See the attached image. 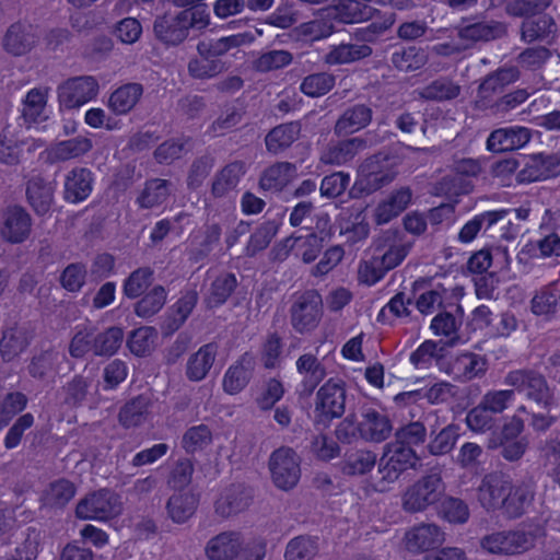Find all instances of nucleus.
<instances>
[{"instance_id":"57","label":"nucleus","mask_w":560,"mask_h":560,"mask_svg":"<svg viewBox=\"0 0 560 560\" xmlns=\"http://www.w3.org/2000/svg\"><path fill=\"white\" fill-rule=\"evenodd\" d=\"M336 83V77L329 72H316L306 75L300 91L308 97H320L330 92Z\"/></svg>"},{"instance_id":"38","label":"nucleus","mask_w":560,"mask_h":560,"mask_svg":"<svg viewBox=\"0 0 560 560\" xmlns=\"http://www.w3.org/2000/svg\"><path fill=\"white\" fill-rule=\"evenodd\" d=\"M370 3L366 0H340L330 11L342 23H361L372 19L376 12Z\"/></svg>"},{"instance_id":"31","label":"nucleus","mask_w":560,"mask_h":560,"mask_svg":"<svg viewBox=\"0 0 560 560\" xmlns=\"http://www.w3.org/2000/svg\"><path fill=\"white\" fill-rule=\"evenodd\" d=\"M242 545L243 540L238 532H223L207 542L206 555L209 560H231L238 555Z\"/></svg>"},{"instance_id":"51","label":"nucleus","mask_w":560,"mask_h":560,"mask_svg":"<svg viewBox=\"0 0 560 560\" xmlns=\"http://www.w3.org/2000/svg\"><path fill=\"white\" fill-rule=\"evenodd\" d=\"M75 494L74 485L67 479H58L43 491L42 502L49 508H63Z\"/></svg>"},{"instance_id":"4","label":"nucleus","mask_w":560,"mask_h":560,"mask_svg":"<svg viewBox=\"0 0 560 560\" xmlns=\"http://www.w3.org/2000/svg\"><path fill=\"white\" fill-rule=\"evenodd\" d=\"M445 486L438 471H431L409 486L401 495V508L407 513L424 512L439 502Z\"/></svg>"},{"instance_id":"60","label":"nucleus","mask_w":560,"mask_h":560,"mask_svg":"<svg viewBox=\"0 0 560 560\" xmlns=\"http://www.w3.org/2000/svg\"><path fill=\"white\" fill-rule=\"evenodd\" d=\"M552 3V0H511L505 5L510 16L525 20L541 15Z\"/></svg>"},{"instance_id":"7","label":"nucleus","mask_w":560,"mask_h":560,"mask_svg":"<svg viewBox=\"0 0 560 560\" xmlns=\"http://www.w3.org/2000/svg\"><path fill=\"white\" fill-rule=\"evenodd\" d=\"M121 511L120 497L112 490L101 489L78 502L75 515L81 520L108 521L120 515Z\"/></svg>"},{"instance_id":"39","label":"nucleus","mask_w":560,"mask_h":560,"mask_svg":"<svg viewBox=\"0 0 560 560\" xmlns=\"http://www.w3.org/2000/svg\"><path fill=\"white\" fill-rule=\"evenodd\" d=\"M301 135V124L291 121L272 128L265 138L268 152L279 154L290 148Z\"/></svg>"},{"instance_id":"53","label":"nucleus","mask_w":560,"mask_h":560,"mask_svg":"<svg viewBox=\"0 0 560 560\" xmlns=\"http://www.w3.org/2000/svg\"><path fill=\"white\" fill-rule=\"evenodd\" d=\"M171 183L162 178H153L145 183V186L137 202L143 209H152L156 206L162 205L170 196Z\"/></svg>"},{"instance_id":"54","label":"nucleus","mask_w":560,"mask_h":560,"mask_svg":"<svg viewBox=\"0 0 560 560\" xmlns=\"http://www.w3.org/2000/svg\"><path fill=\"white\" fill-rule=\"evenodd\" d=\"M279 230V222L276 220H267L262 222L250 235L244 249V255L254 257L257 253L268 247L272 238Z\"/></svg>"},{"instance_id":"26","label":"nucleus","mask_w":560,"mask_h":560,"mask_svg":"<svg viewBox=\"0 0 560 560\" xmlns=\"http://www.w3.org/2000/svg\"><path fill=\"white\" fill-rule=\"evenodd\" d=\"M255 368V359L249 353H244L232 364L223 376V389L229 395L242 392L249 383Z\"/></svg>"},{"instance_id":"45","label":"nucleus","mask_w":560,"mask_h":560,"mask_svg":"<svg viewBox=\"0 0 560 560\" xmlns=\"http://www.w3.org/2000/svg\"><path fill=\"white\" fill-rule=\"evenodd\" d=\"M334 19L328 9L319 18L300 24L295 32L303 40L314 42L326 38L335 32Z\"/></svg>"},{"instance_id":"41","label":"nucleus","mask_w":560,"mask_h":560,"mask_svg":"<svg viewBox=\"0 0 560 560\" xmlns=\"http://www.w3.org/2000/svg\"><path fill=\"white\" fill-rule=\"evenodd\" d=\"M372 52V48L366 44L341 43L330 47L324 61L329 66L346 65L368 58Z\"/></svg>"},{"instance_id":"5","label":"nucleus","mask_w":560,"mask_h":560,"mask_svg":"<svg viewBox=\"0 0 560 560\" xmlns=\"http://www.w3.org/2000/svg\"><path fill=\"white\" fill-rule=\"evenodd\" d=\"M418 462L419 457L413 448L396 442L387 443L378 464V490H386L387 486L398 480L404 471L415 468Z\"/></svg>"},{"instance_id":"1","label":"nucleus","mask_w":560,"mask_h":560,"mask_svg":"<svg viewBox=\"0 0 560 560\" xmlns=\"http://www.w3.org/2000/svg\"><path fill=\"white\" fill-rule=\"evenodd\" d=\"M398 175V162L387 151L369 155L358 166L355 188L371 195L392 184Z\"/></svg>"},{"instance_id":"44","label":"nucleus","mask_w":560,"mask_h":560,"mask_svg":"<svg viewBox=\"0 0 560 560\" xmlns=\"http://www.w3.org/2000/svg\"><path fill=\"white\" fill-rule=\"evenodd\" d=\"M557 25L552 16L541 14L536 19L524 20L521 25V38L526 43L545 40L553 36Z\"/></svg>"},{"instance_id":"25","label":"nucleus","mask_w":560,"mask_h":560,"mask_svg":"<svg viewBox=\"0 0 560 560\" xmlns=\"http://www.w3.org/2000/svg\"><path fill=\"white\" fill-rule=\"evenodd\" d=\"M38 37L32 25L14 23L5 32L2 46L13 56H23L36 45Z\"/></svg>"},{"instance_id":"27","label":"nucleus","mask_w":560,"mask_h":560,"mask_svg":"<svg viewBox=\"0 0 560 560\" xmlns=\"http://www.w3.org/2000/svg\"><path fill=\"white\" fill-rule=\"evenodd\" d=\"M298 176L296 165L290 162H276L260 175L259 188L265 191L280 192Z\"/></svg>"},{"instance_id":"29","label":"nucleus","mask_w":560,"mask_h":560,"mask_svg":"<svg viewBox=\"0 0 560 560\" xmlns=\"http://www.w3.org/2000/svg\"><path fill=\"white\" fill-rule=\"evenodd\" d=\"M412 191L409 187H400L392 191L387 199L377 205L374 210V221L383 225L397 218L410 205Z\"/></svg>"},{"instance_id":"14","label":"nucleus","mask_w":560,"mask_h":560,"mask_svg":"<svg viewBox=\"0 0 560 560\" xmlns=\"http://www.w3.org/2000/svg\"><path fill=\"white\" fill-rule=\"evenodd\" d=\"M32 224V217L23 207L10 206L3 211L0 235L11 244L23 243L31 234Z\"/></svg>"},{"instance_id":"16","label":"nucleus","mask_w":560,"mask_h":560,"mask_svg":"<svg viewBox=\"0 0 560 560\" xmlns=\"http://www.w3.org/2000/svg\"><path fill=\"white\" fill-rule=\"evenodd\" d=\"M511 479L503 474L486 475L478 487V501L487 511L503 509L510 490Z\"/></svg>"},{"instance_id":"35","label":"nucleus","mask_w":560,"mask_h":560,"mask_svg":"<svg viewBox=\"0 0 560 560\" xmlns=\"http://www.w3.org/2000/svg\"><path fill=\"white\" fill-rule=\"evenodd\" d=\"M217 353L218 346L213 342L200 347L186 363V377L191 382L205 380L214 363Z\"/></svg>"},{"instance_id":"12","label":"nucleus","mask_w":560,"mask_h":560,"mask_svg":"<svg viewBox=\"0 0 560 560\" xmlns=\"http://www.w3.org/2000/svg\"><path fill=\"white\" fill-rule=\"evenodd\" d=\"M98 83L93 77L69 79L58 88L60 105L71 109L78 108L96 97Z\"/></svg>"},{"instance_id":"48","label":"nucleus","mask_w":560,"mask_h":560,"mask_svg":"<svg viewBox=\"0 0 560 560\" xmlns=\"http://www.w3.org/2000/svg\"><path fill=\"white\" fill-rule=\"evenodd\" d=\"M47 97V88H35L27 92L22 109V117L26 124H36L47 118L45 113Z\"/></svg>"},{"instance_id":"36","label":"nucleus","mask_w":560,"mask_h":560,"mask_svg":"<svg viewBox=\"0 0 560 560\" xmlns=\"http://www.w3.org/2000/svg\"><path fill=\"white\" fill-rule=\"evenodd\" d=\"M534 488L530 482H521L518 485L510 483V490L506 495L502 512L509 518L522 516L534 500Z\"/></svg>"},{"instance_id":"6","label":"nucleus","mask_w":560,"mask_h":560,"mask_svg":"<svg viewBox=\"0 0 560 560\" xmlns=\"http://www.w3.org/2000/svg\"><path fill=\"white\" fill-rule=\"evenodd\" d=\"M458 39L471 49L478 43H489L508 34L506 24L502 21L488 19L483 13L463 18L456 26Z\"/></svg>"},{"instance_id":"21","label":"nucleus","mask_w":560,"mask_h":560,"mask_svg":"<svg viewBox=\"0 0 560 560\" xmlns=\"http://www.w3.org/2000/svg\"><path fill=\"white\" fill-rule=\"evenodd\" d=\"M26 201L37 215H45L54 205L55 184L34 175L25 184Z\"/></svg>"},{"instance_id":"43","label":"nucleus","mask_w":560,"mask_h":560,"mask_svg":"<svg viewBox=\"0 0 560 560\" xmlns=\"http://www.w3.org/2000/svg\"><path fill=\"white\" fill-rule=\"evenodd\" d=\"M506 214L508 210H493L475 215L460 229L458 240L462 243L471 242L482 229L485 232L488 231L492 225L504 219Z\"/></svg>"},{"instance_id":"15","label":"nucleus","mask_w":560,"mask_h":560,"mask_svg":"<svg viewBox=\"0 0 560 560\" xmlns=\"http://www.w3.org/2000/svg\"><path fill=\"white\" fill-rule=\"evenodd\" d=\"M411 243L402 238L397 231H385L375 242V255L383 265L392 270L399 266L410 252Z\"/></svg>"},{"instance_id":"49","label":"nucleus","mask_w":560,"mask_h":560,"mask_svg":"<svg viewBox=\"0 0 560 560\" xmlns=\"http://www.w3.org/2000/svg\"><path fill=\"white\" fill-rule=\"evenodd\" d=\"M150 399L139 395L126 402L119 410L118 420L124 428L141 425L148 417Z\"/></svg>"},{"instance_id":"32","label":"nucleus","mask_w":560,"mask_h":560,"mask_svg":"<svg viewBox=\"0 0 560 560\" xmlns=\"http://www.w3.org/2000/svg\"><path fill=\"white\" fill-rule=\"evenodd\" d=\"M255 36L252 33H238L230 36H224L218 39L201 40L197 45V52L199 56H208L213 59H219L233 48L253 43Z\"/></svg>"},{"instance_id":"63","label":"nucleus","mask_w":560,"mask_h":560,"mask_svg":"<svg viewBox=\"0 0 560 560\" xmlns=\"http://www.w3.org/2000/svg\"><path fill=\"white\" fill-rule=\"evenodd\" d=\"M318 551L317 540L308 536L291 539L285 548V560H312Z\"/></svg>"},{"instance_id":"47","label":"nucleus","mask_w":560,"mask_h":560,"mask_svg":"<svg viewBox=\"0 0 560 560\" xmlns=\"http://www.w3.org/2000/svg\"><path fill=\"white\" fill-rule=\"evenodd\" d=\"M197 506V497L189 491H185L171 495L166 503V511L174 523L183 524L195 514Z\"/></svg>"},{"instance_id":"61","label":"nucleus","mask_w":560,"mask_h":560,"mask_svg":"<svg viewBox=\"0 0 560 560\" xmlns=\"http://www.w3.org/2000/svg\"><path fill=\"white\" fill-rule=\"evenodd\" d=\"M93 377L75 375L62 387L65 404L71 407L81 406L86 400L89 389L93 385Z\"/></svg>"},{"instance_id":"9","label":"nucleus","mask_w":560,"mask_h":560,"mask_svg":"<svg viewBox=\"0 0 560 560\" xmlns=\"http://www.w3.org/2000/svg\"><path fill=\"white\" fill-rule=\"evenodd\" d=\"M268 467L273 485L281 490L294 488L301 478V459L291 447L275 450L269 456Z\"/></svg>"},{"instance_id":"52","label":"nucleus","mask_w":560,"mask_h":560,"mask_svg":"<svg viewBox=\"0 0 560 560\" xmlns=\"http://www.w3.org/2000/svg\"><path fill=\"white\" fill-rule=\"evenodd\" d=\"M530 304L532 311L536 315L556 313L560 308V288L555 282L542 287L535 293Z\"/></svg>"},{"instance_id":"2","label":"nucleus","mask_w":560,"mask_h":560,"mask_svg":"<svg viewBox=\"0 0 560 560\" xmlns=\"http://www.w3.org/2000/svg\"><path fill=\"white\" fill-rule=\"evenodd\" d=\"M504 384L541 409H553L558 406L555 389L549 386L546 377L534 370L520 369L510 371L504 376Z\"/></svg>"},{"instance_id":"59","label":"nucleus","mask_w":560,"mask_h":560,"mask_svg":"<svg viewBox=\"0 0 560 560\" xmlns=\"http://www.w3.org/2000/svg\"><path fill=\"white\" fill-rule=\"evenodd\" d=\"M167 292L162 285H155L135 305V313L142 318H149L159 313L164 306Z\"/></svg>"},{"instance_id":"37","label":"nucleus","mask_w":560,"mask_h":560,"mask_svg":"<svg viewBox=\"0 0 560 560\" xmlns=\"http://www.w3.org/2000/svg\"><path fill=\"white\" fill-rule=\"evenodd\" d=\"M92 148L93 142L90 138L78 136L51 144L48 149V158L51 162H66L86 154Z\"/></svg>"},{"instance_id":"17","label":"nucleus","mask_w":560,"mask_h":560,"mask_svg":"<svg viewBox=\"0 0 560 560\" xmlns=\"http://www.w3.org/2000/svg\"><path fill=\"white\" fill-rule=\"evenodd\" d=\"M361 440L370 443H382L393 433V422L383 410L363 407L360 412Z\"/></svg>"},{"instance_id":"56","label":"nucleus","mask_w":560,"mask_h":560,"mask_svg":"<svg viewBox=\"0 0 560 560\" xmlns=\"http://www.w3.org/2000/svg\"><path fill=\"white\" fill-rule=\"evenodd\" d=\"M191 78L198 80H208L215 78L226 70L225 62L221 59H213L208 56H199L189 60L187 66Z\"/></svg>"},{"instance_id":"34","label":"nucleus","mask_w":560,"mask_h":560,"mask_svg":"<svg viewBox=\"0 0 560 560\" xmlns=\"http://www.w3.org/2000/svg\"><path fill=\"white\" fill-rule=\"evenodd\" d=\"M31 342L28 330L19 325L5 328L0 339V355L4 362H11L23 353Z\"/></svg>"},{"instance_id":"40","label":"nucleus","mask_w":560,"mask_h":560,"mask_svg":"<svg viewBox=\"0 0 560 560\" xmlns=\"http://www.w3.org/2000/svg\"><path fill=\"white\" fill-rule=\"evenodd\" d=\"M142 94L140 83L124 84L109 95L107 106L115 115H126L133 109Z\"/></svg>"},{"instance_id":"8","label":"nucleus","mask_w":560,"mask_h":560,"mask_svg":"<svg viewBox=\"0 0 560 560\" xmlns=\"http://www.w3.org/2000/svg\"><path fill=\"white\" fill-rule=\"evenodd\" d=\"M375 132L352 137L329 143L320 153L319 161L326 165L343 166L351 163L358 154L372 145L381 143Z\"/></svg>"},{"instance_id":"23","label":"nucleus","mask_w":560,"mask_h":560,"mask_svg":"<svg viewBox=\"0 0 560 560\" xmlns=\"http://www.w3.org/2000/svg\"><path fill=\"white\" fill-rule=\"evenodd\" d=\"M487 371L486 360L476 353H463L444 365L443 372L458 382H468L483 375Z\"/></svg>"},{"instance_id":"20","label":"nucleus","mask_w":560,"mask_h":560,"mask_svg":"<svg viewBox=\"0 0 560 560\" xmlns=\"http://www.w3.org/2000/svg\"><path fill=\"white\" fill-rule=\"evenodd\" d=\"M532 139L530 129L523 126H509L493 130L487 139L491 152H505L525 147Z\"/></svg>"},{"instance_id":"33","label":"nucleus","mask_w":560,"mask_h":560,"mask_svg":"<svg viewBox=\"0 0 560 560\" xmlns=\"http://www.w3.org/2000/svg\"><path fill=\"white\" fill-rule=\"evenodd\" d=\"M296 371L302 375L301 394L311 395L317 385L325 378L326 369L312 353H305L296 360Z\"/></svg>"},{"instance_id":"10","label":"nucleus","mask_w":560,"mask_h":560,"mask_svg":"<svg viewBox=\"0 0 560 560\" xmlns=\"http://www.w3.org/2000/svg\"><path fill=\"white\" fill-rule=\"evenodd\" d=\"M322 315V296L314 290L305 291L298 296L290 308L291 325L300 334L314 330Z\"/></svg>"},{"instance_id":"50","label":"nucleus","mask_w":560,"mask_h":560,"mask_svg":"<svg viewBox=\"0 0 560 560\" xmlns=\"http://www.w3.org/2000/svg\"><path fill=\"white\" fill-rule=\"evenodd\" d=\"M390 62L399 71H416L428 62V54L420 47H402L392 54Z\"/></svg>"},{"instance_id":"11","label":"nucleus","mask_w":560,"mask_h":560,"mask_svg":"<svg viewBox=\"0 0 560 560\" xmlns=\"http://www.w3.org/2000/svg\"><path fill=\"white\" fill-rule=\"evenodd\" d=\"M520 78L516 67L500 68L488 74L480 83L475 100V107L480 110L491 109L495 104L494 96L502 93L504 88Z\"/></svg>"},{"instance_id":"30","label":"nucleus","mask_w":560,"mask_h":560,"mask_svg":"<svg viewBox=\"0 0 560 560\" xmlns=\"http://www.w3.org/2000/svg\"><path fill=\"white\" fill-rule=\"evenodd\" d=\"M153 32L160 42L171 46L179 45L188 36L180 12L176 15L158 16L153 23Z\"/></svg>"},{"instance_id":"28","label":"nucleus","mask_w":560,"mask_h":560,"mask_svg":"<svg viewBox=\"0 0 560 560\" xmlns=\"http://www.w3.org/2000/svg\"><path fill=\"white\" fill-rule=\"evenodd\" d=\"M246 174L243 161H233L222 167L213 177L211 195L214 198H225L236 190L242 177Z\"/></svg>"},{"instance_id":"58","label":"nucleus","mask_w":560,"mask_h":560,"mask_svg":"<svg viewBox=\"0 0 560 560\" xmlns=\"http://www.w3.org/2000/svg\"><path fill=\"white\" fill-rule=\"evenodd\" d=\"M212 443V431L203 423L188 428L182 436V447L188 454L202 451Z\"/></svg>"},{"instance_id":"64","label":"nucleus","mask_w":560,"mask_h":560,"mask_svg":"<svg viewBox=\"0 0 560 560\" xmlns=\"http://www.w3.org/2000/svg\"><path fill=\"white\" fill-rule=\"evenodd\" d=\"M458 439V428L454 424H448L443 428L439 433L433 435L428 444V451L433 456H442L448 454L455 446Z\"/></svg>"},{"instance_id":"46","label":"nucleus","mask_w":560,"mask_h":560,"mask_svg":"<svg viewBox=\"0 0 560 560\" xmlns=\"http://www.w3.org/2000/svg\"><path fill=\"white\" fill-rule=\"evenodd\" d=\"M409 361L418 370H428L435 363L443 371L445 365L443 347H439L436 341L425 340L411 352Z\"/></svg>"},{"instance_id":"22","label":"nucleus","mask_w":560,"mask_h":560,"mask_svg":"<svg viewBox=\"0 0 560 560\" xmlns=\"http://www.w3.org/2000/svg\"><path fill=\"white\" fill-rule=\"evenodd\" d=\"M373 119V109L368 104L347 107L334 126L336 136H348L366 128Z\"/></svg>"},{"instance_id":"62","label":"nucleus","mask_w":560,"mask_h":560,"mask_svg":"<svg viewBox=\"0 0 560 560\" xmlns=\"http://www.w3.org/2000/svg\"><path fill=\"white\" fill-rule=\"evenodd\" d=\"M156 338L155 328L150 326L140 327L130 334L127 346L133 354L143 357L152 351Z\"/></svg>"},{"instance_id":"3","label":"nucleus","mask_w":560,"mask_h":560,"mask_svg":"<svg viewBox=\"0 0 560 560\" xmlns=\"http://www.w3.org/2000/svg\"><path fill=\"white\" fill-rule=\"evenodd\" d=\"M539 528H516L493 532L480 539V548L490 555L516 556L534 548Z\"/></svg>"},{"instance_id":"42","label":"nucleus","mask_w":560,"mask_h":560,"mask_svg":"<svg viewBox=\"0 0 560 560\" xmlns=\"http://www.w3.org/2000/svg\"><path fill=\"white\" fill-rule=\"evenodd\" d=\"M12 542H18L9 560H36L39 552L40 533L35 527L15 529Z\"/></svg>"},{"instance_id":"55","label":"nucleus","mask_w":560,"mask_h":560,"mask_svg":"<svg viewBox=\"0 0 560 560\" xmlns=\"http://www.w3.org/2000/svg\"><path fill=\"white\" fill-rule=\"evenodd\" d=\"M94 355L110 357L120 348L124 341V330L120 327L112 326L106 330L94 334Z\"/></svg>"},{"instance_id":"13","label":"nucleus","mask_w":560,"mask_h":560,"mask_svg":"<svg viewBox=\"0 0 560 560\" xmlns=\"http://www.w3.org/2000/svg\"><path fill=\"white\" fill-rule=\"evenodd\" d=\"M346 389L341 381L328 380L317 392L315 411L319 417L330 420L343 415Z\"/></svg>"},{"instance_id":"24","label":"nucleus","mask_w":560,"mask_h":560,"mask_svg":"<svg viewBox=\"0 0 560 560\" xmlns=\"http://www.w3.org/2000/svg\"><path fill=\"white\" fill-rule=\"evenodd\" d=\"M93 173L86 167H74L67 173L63 184V198L71 203L85 200L93 190Z\"/></svg>"},{"instance_id":"18","label":"nucleus","mask_w":560,"mask_h":560,"mask_svg":"<svg viewBox=\"0 0 560 560\" xmlns=\"http://www.w3.org/2000/svg\"><path fill=\"white\" fill-rule=\"evenodd\" d=\"M253 501L252 490L242 485H231L224 488L214 503L217 515L223 518L235 516L246 511Z\"/></svg>"},{"instance_id":"19","label":"nucleus","mask_w":560,"mask_h":560,"mask_svg":"<svg viewBox=\"0 0 560 560\" xmlns=\"http://www.w3.org/2000/svg\"><path fill=\"white\" fill-rule=\"evenodd\" d=\"M444 533L433 523H421L408 529L404 541L410 552H424L443 544Z\"/></svg>"}]
</instances>
